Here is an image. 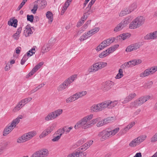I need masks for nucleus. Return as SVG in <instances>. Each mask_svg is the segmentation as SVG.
<instances>
[{"label":"nucleus","mask_w":157,"mask_h":157,"mask_svg":"<svg viewBox=\"0 0 157 157\" xmlns=\"http://www.w3.org/2000/svg\"><path fill=\"white\" fill-rule=\"evenodd\" d=\"M22 118L23 116L20 115L16 118L13 120L10 125L9 124L6 126L3 132V136H6L9 134L19 122L20 119Z\"/></svg>","instance_id":"nucleus-1"},{"label":"nucleus","mask_w":157,"mask_h":157,"mask_svg":"<svg viewBox=\"0 0 157 157\" xmlns=\"http://www.w3.org/2000/svg\"><path fill=\"white\" fill-rule=\"evenodd\" d=\"M150 98V97L149 95L141 97L131 102L129 104V107L136 108L138 106H140L147 101Z\"/></svg>","instance_id":"nucleus-2"},{"label":"nucleus","mask_w":157,"mask_h":157,"mask_svg":"<svg viewBox=\"0 0 157 157\" xmlns=\"http://www.w3.org/2000/svg\"><path fill=\"white\" fill-rule=\"evenodd\" d=\"M77 78V75H74L69 77L66 79L58 87V90L59 91H62L66 88L72 83Z\"/></svg>","instance_id":"nucleus-3"},{"label":"nucleus","mask_w":157,"mask_h":157,"mask_svg":"<svg viewBox=\"0 0 157 157\" xmlns=\"http://www.w3.org/2000/svg\"><path fill=\"white\" fill-rule=\"evenodd\" d=\"M144 21L145 19L143 17H138L130 24L129 28L132 29L138 28L144 24Z\"/></svg>","instance_id":"nucleus-4"},{"label":"nucleus","mask_w":157,"mask_h":157,"mask_svg":"<svg viewBox=\"0 0 157 157\" xmlns=\"http://www.w3.org/2000/svg\"><path fill=\"white\" fill-rule=\"evenodd\" d=\"M36 134L35 132H31L24 134L21 137H19L17 140L18 143H23L29 140Z\"/></svg>","instance_id":"nucleus-5"},{"label":"nucleus","mask_w":157,"mask_h":157,"mask_svg":"<svg viewBox=\"0 0 157 157\" xmlns=\"http://www.w3.org/2000/svg\"><path fill=\"white\" fill-rule=\"evenodd\" d=\"M107 63L103 62H99L93 64L89 69L90 73L95 72L105 67Z\"/></svg>","instance_id":"nucleus-6"},{"label":"nucleus","mask_w":157,"mask_h":157,"mask_svg":"<svg viewBox=\"0 0 157 157\" xmlns=\"http://www.w3.org/2000/svg\"><path fill=\"white\" fill-rule=\"evenodd\" d=\"M112 134L111 128H108L99 132L98 136L99 137H101L100 140L103 141L112 136Z\"/></svg>","instance_id":"nucleus-7"},{"label":"nucleus","mask_w":157,"mask_h":157,"mask_svg":"<svg viewBox=\"0 0 157 157\" xmlns=\"http://www.w3.org/2000/svg\"><path fill=\"white\" fill-rule=\"evenodd\" d=\"M86 93L87 92L86 91H82L77 93L66 99V102L68 103L73 101L85 95Z\"/></svg>","instance_id":"nucleus-8"},{"label":"nucleus","mask_w":157,"mask_h":157,"mask_svg":"<svg viewBox=\"0 0 157 157\" xmlns=\"http://www.w3.org/2000/svg\"><path fill=\"white\" fill-rule=\"evenodd\" d=\"M146 138L147 136L145 135L140 136L132 140L130 143L129 145L132 147H136L144 141Z\"/></svg>","instance_id":"nucleus-9"},{"label":"nucleus","mask_w":157,"mask_h":157,"mask_svg":"<svg viewBox=\"0 0 157 157\" xmlns=\"http://www.w3.org/2000/svg\"><path fill=\"white\" fill-rule=\"evenodd\" d=\"M48 154V151L47 149H43L34 153L33 155V157H46Z\"/></svg>","instance_id":"nucleus-10"},{"label":"nucleus","mask_w":157,"mask_h":157,"mask_svg":"<svg viewBox=\"0 0 157 157\" xmlns=\"http://www.w3.org/2000/svg\"><path fill=\"white\" fill-rule=\"evenodd\" d=\"M113 84L111 81H108L102 83L101 88L104 91H107L112 87Z\"/></svg>","instance_id":"nucleus-11"},{"label":"nucleus","mask_w":157,"mask_h":157,"mask_svg":"<svg viewBox=\"0 0 157 157\" xmlns=\"http://www.w3.org/2000/svg\"><path fill=\"white\" fill-rule=\"evenodd\" d=\"M55 126L56 125L53 124L52 126L48 127L40 135L39 137L41 138L47 136L53 131Z\"/></svg>","instance_id":"nucleus-12"},{"label":"nucleus","mask_w":157,"mask_h":157,"mask_svg":"<svg viewBox=\"0 0 157 157\" xmlns=\"http://www.w3.org/2000/svg\"><path fill=\"white\" fill-rule=\"evenodd\" d=\"M140 45L138 43H135L128 46L126 48L125 51L127 52H130L139 49Z\"/></svg>","instance_id":"nucleus-13"},{"label":"nucleus","mask_w":157,"mask_h":157,"mask_svg":"<svg viewBox=\"0 0 157 157\" xmlns=\"http://www.w3.org/2000/svg\"><path fill=\"white\" fill-rule=\"evenodd\" d=\"M87 123L83 118L77 123L75 125L74 128L75 129H77L83 126L84 128L85 126H86Z\"/></svg>","instance_id":"nucleus-14"},{"label":"nucleus","mask_w":157,"mask_h":157,"mask_svg":"<svg viewBox=\"0 0 157 157\" xmlns=\"http://www.w3.org/2000/svg\"><path fill=\"white\" fill-rule=\"evenodd\" d=\"M136 94L135 93H132L129 94L124 99L122 102L123 104H126L136 96Z\"/></svg>","instance_id":"nucleus-15"},{"label":"nucleus","mask_w":157,"mask_h":157,"mask_svg":"<svg viewBox=\"0 0 157 157\" xmlns=\"http://www.w3.org/2000/svg\"><path fill=\"white\" fill-rule=\"evenodd\" d=\"M100 120V117H98L95 119H94L89 122H88L86 124V126H85L84 129L87 128L92 125L96 124L98 121Z\"/></svg>","instance_id":"nucleus-16"},{"label":"nucleus","mask_w":157,"mask_h":157,"mask_svg":"<svg viewBox=\"0 0 157 157\" xmlns=\"http://www.w3.org/2000/svg\"><path fill=\"white\" fill-rule=\"evenodd\" d=\"M97 104L98 107V108L99 112L108 107L107 105L108 104H107L106 101Z\"/></svg>","instance_id":"nucleus-17"},{"label":"nucleus","mask_w":157,"mask_h":157,"mask_svg":"<svg viewBox=\"0 0 157 157\" xmlns=\"http://www.w3.org/2000/svg\"><path fill=\"white\" fill-rule=\"evenodd\" d=\"M108 46L107 44L106 43L105 41L104 40L96 47V49L97 51L98 52Z\"/></svg>","instance_id":"nucleus-18"},{"label":"nucleus","mask_w":157,"mask_h":157,"mask_svg":"<svg viewBox=\"0 0 157 157\" xmlns=\"http://www.w3.org/2000/svg\"><path fill=\"white\" fill-rule=\"evenodd\" d=\"M152 75L149 68L146 69L144 72L141 73L140 75V77L144 78L149 75Z\"/></svg>","instance_id":"nucleus-19"},{"label":"nucleus","mask_w":157,"mask_h":157,"mask_svg":"<svg viewBox=\"0 0 157 157\" xmlns=\"http://www.w3.org/2000/svg\"><path fill=\"white\" fill-rule=\"evenodd\" d=\"M50 44H44L42 47L41 52L43 53L48 52L50 49Z\"/></svg>","instance_id":"nucleus-20"},{"label":"nucleus","mask_w":157,"mask_h":157,"mask_svg":"<svg viewBox=\"0 0 157 157\" xmlns=\"http://www.w3.org/2000/svg\"><path fill=\"white\" fill-rule=\"evenodd\" d=\"M8 24L9 25L16 28L17 25V20L16 19L10 20L8 21Z\"/></svg>","instance_id":"nucleus-21"},{"label":"nucleus","mask_w":157,"mask_h":157,"mask_svg":"<svg viewBox=\"0 0 157 157\" xmlns=\"http://www.w3.org/2000/svg\"><path fill=\"white\" fill-rule=\"evenodd\" d=\"M107 105V108H111L115 106L117 103V101H111L110 100L106 101Z\"/></svg>","instance_id":"nucleus-22"},{"label":"nucleus","mask_w":157,"mask_h":157,"mask_svg":"<svg viewBox=\"0 0 157 157\" xmlns=\"http://www.w3.org/2000/svg\"><path fill=\"white\" fill-rule=\"evenodd\" d=\"M23 106V104L20 101L17 103L16 106L13 108V111L16 112L20 110Z\"/></svg>","instance_id":"nucleus-23"},{"label":"nucleus","mask_w":157,"mask_h":157,"mask_svg":"<svg viewBox=\"0 0 157 157\" xmlns=\"http://www.w3.org/2000/svg\"><path fill=\"white\" fill-rule=\"evenodd\" d=\"M54 116V113L52 112L49 113L46 117H45L44 119L46 121H48L50 120L55 119Z\"/></svg>","instance_id":"nucleus-24"},{"label":"nucleus","mask_w":157,"mask_h":157,"mask_svg":"<svg viewBox=\"0 0 157 157\" xmlns=\"http://www.w3.org/2000/svg\"><path fill=\"white\" fill-rule=\"evenodd\" d=\"M46 16L49 20V23L51 24L53 20L52 13L51 12L48 11L46 13Z\"/></svg>","instance_id":"nucleus-25"},{"label":"nucleus","mask_w":157,"mask_h":157,"mask_svg":"<svg viewBox=\"0 0 157 157\" xmlns=\"http://www.w3.org/2000/svg\"><path fill=\"white\" fill-rule=\"evenodd\" d=\"M98 107V104L93 105L90 108L91 112L92 113L99 112Z\"/></svg>","instance_id":"nucleus-26"},{"label":"nucleus","mask_w":157,"mask_h":157,"mask_svg":"<svg viewBox=\"0 0 157 157\" xmlns=\"http://www.w3.org/2000/svg\"><path fill=\"white\" fill-rule=\"evenodd\" d=\"M52 112L54 113L55 118L56 119L62 113L63 110L61 109H59Z\"/></svg>","instance_id":"nucleus-27"},{"label":"nucleus","mask_w":157,"mask_h":157,"mask_svg":"<svg viewBox=\"0 0 157 157\" xmlns=\"http://www.w3.org/2000/svg\"><path fill=\"white\" fill-rule=\"evenodd\" d=\"M141 62L142 60L140 59H138V60L134 59L132 60V61H129V63H130L131 66H132V67L133 66L138 65V64L141 63Z\"/></svg>","instance_id":"nucleus-28"},{"label":"nucleus","mask_w":157,"mask_h":157,"mask_svg":"<svg viewBox=\"0 0 157 157\" xmlns=\"http://www.w3.org/2000/svg\"><path fill=\"white\" fill-rule=\"evenodd\" d=\"M124 27L123 25L121 22L119 24L117 25V26L114 28V31L115 32H117L119 31H121Z\"/></svg>","instance_id":"nucleus-29"},{"label":"nucleus","mask_w":157,"mask_h":157,"mask_svg":"<svg viewBox=\"0 0 157 157\" xmlns=\"http://www.w3.org/2000/svg\"><path fill=\"white\" fill-rule=\"evenodd\" d=\"M135 125V122L134 121L131 122L124 129V132L123 133H125L126 132L128 131L133 126Z\"/></svg>","instance_id":"nucleus-30"},{"label":"nucleus","mask_w":157,"mask_h":157,"mask_svg":"<svg viewBox=\"0 0 157 157\" xmlns=\"http://www.w3.org/2000/svg\"><path fill=\"white\" fill-rule=\"evenodd\" d=\"M137 5L136 3H133L127 9L128 11H129V13H131L137 8Z\"/></svg>","instance_id":"nucleus-31"},{"label":"nucleus","mask_w":157,"mask_h":157,"mask_svg":"<svg viewBox=\"0 0 157 157\" xmlns=\"http://www.w3.org/2000/svg\"><path fill=\"white\" fill-rule=\"evenodd\" d=\"M32 100V98L29 97L21 100V101H20L22 103V104L23 105V106H24L25 104H26L28 102Z\"/></svg>","instance_id":"nucleus-32"},{"label":"nucleus","mask_w":157,"mask_h":157,"mask_svg":"<svg viewBox=\"0 0 157 157\" xmlns=\"http://www.w3.org/2000/svg\"><path fill=\"white\" fill-rule=\"evenodd\" d=\"M154 35L153 33L148 34L144 37V39L147 40L154 39L155 37H154Z\"/></svg>","instance_id":"nucleus-33"},{"label":"nucleus","mask_w":157,"mask_h":157,"mask_svg":"<svg viewBox=\"0 0 157 157\" xmlns=\"http://www.w3.org/2000/svg\"><path fill=\"white\" fill-rule=\"evenodd\" d=\"M123 70L122 69H120L119 70L118 73L116 76L115 78L117 79H119L122 77L124 75L123 74Z\"/></svg>","instance_id":"nucleus-34"},{"label":"nucleus","mask_w":157,"mask_h":157,"mask_svg":"<svg viewBox=\"0 0 157 157\" xmlns=\"http://www.w3.org/2000/svg\"><path fill=\"white\" fill-rule=\"evenodd\" d=\"M129 12V11H128L127 8L121 12L119 14V16L121 17L123 16L130 13Z\"/></svg>","instance_id":"nucleus-35"},{"label":"nucleus","mask_w":157,"mask_h":157,"mask_svg":"<svg viewBox=\"0 0 157 157\" xmlns=\"http://www.w3.org/2000/svg\"><path fill=\"white\" fill-rule=\"evenodd\" d=\"M63 128L64 131V133L67 134L69 133L70 130L72 129L73 127L71 126L70 127H68L67 126H66L64 127Z\"/></svg>","instance_id":"nucleus-36"},{"label":"nucleus","mask_w":157,"mask_h":157,"mask_svg":"<svg viewBox=\"0 0 157 157\" xmlns=\"http://www.w3.org/2000/svg\"><path fill=\"white\" fill-rule=\"evenodd\" d=\"M44 85H45V84L44 83L41 84L39 85L37 87H36L35 88L32 90L31 93H30V94H31L32 93H33L36 91L38 90L39 89H40Z\"/></svg>","instance_id":"nucleus-37"},{"label":"nucleus","mask_w":157,"mask_h":157,"mask_svg":"<svg viewBox=\"0 0 157 157\" xmlns=\"http://www.w3.org/2000/svg\"><path fill=\"white\" fill-rule=\"evenodd\" d=\"M93 114H91L89 115H87L85 117H83V119L86 121V123L88 122L89 121H90L93 118Z\"/></svg>","instance_id":"nucleus-38"},{"label":"nucleus","mask_w":157,"mask_h":157,"mask_svg":"<svg viewBox=\"0 0 157 157\" xmlns=\"http://www.w3.org/2000/svg\"><path fill=\"white\" fill-rule=\"evenodd\" d=\"M35 49L33 48L27 52L26 54L28 56H31L35 53Z\"/></svg>","instance_id":"nucleus-39"},{"label":"nucleus","mask_w":157,"mask_h":157,"mask_svg":"<svg viewBox=\"0 0 157 157\" xmlns=\"http://www.w3.org/2000/svg\"><path fill=\"white\" fill-rule=\"evenodd\" d=\"M108 55H109L108 52H107V50H105L100 54L99 57L100 58H103L106 56Z\"/></svg>","instance_id":"nucleus-40"},{"label":"nucleus","mask_w":157,"mask_h":157,"mask_svg":"<svg viewBox=\"0 0 157 157\" xmlns=\"http://www.w3.org/2000/svg\"><path fill=\"white\" fill-rule=\"evenodd\" d=\"M153 84V82L151 81H149L145 84L144 86L145 88L149 89L150 88Z\"/></svg>","instance_id":"nucleus-41"},{"label":"nucleus","mask_w":157,"mask_h":157,"mask_svg":"<svg viewBox=\"0 0 157 157\" xmlns=\"http://www.w3.org/2000/svg\"><path fill=\"white\" fill-rule=\"evenodd\" d=\"M25 32L27 33V36H29L30 34L33 33V32L31 28L29 27H26L24 31V33H25Z\"/></svg>","instance_id":"nucleus-42"},{"label":"nucleus","mask_w":157,"mask_h":157,"mask_svg":"<svg viewBox=\"0 0 157 157\" xmlns=\"http://www.w3.org/2000/svg\"><path fill=\"white\" fill-rule=\"evenodd\" d=\"M106 43L107 44V45L109 46L111 43H112L114 41V38H111L107 39L106 40H105Z\"/></svg>","instance_id":"nucleus-43"},{"label":"nucleus","mask_w":157,"mask_h":157,"mask_svg":"<svg viewBox=\"0 0 157 157\" xmlns=\"http://www.w3.org/2000/svg\"><path fill=\"white\" fill-rule=\"evenodd\" d=\"M123 40H125L130 36L129 33H123L120 36Z\"/></svg>","instance_id":"nucleus-44"},{"label":"nucleus","mask_w":157,"mask_h":157,"mask_svg":"<svg viewBox=\"0 0 157 157\" xmlns=\"http://www.w3.org/2000/svg\"><path fill=\"white\" fill-rule=\"evenodd\" d=\"M60 136L56 134V133L54 134L53 136V138L52 140V141L53 142H56L58 141V140L60 138Z\"/></svg>","instance_id":"nucleus-45"},{"label":"nucleus","mask_w":157,"mask_h":157,"mask_svg":"<svg viewBox=\"0 0 157 157\" xmlns=\"http://www.w3.org/2000/svg\"><path fill=\"white\" fill-rule=\"evenodd\" d=\"M43 64V63L42 62H41L39 63L38 64L36 65L33 69L34 71L36 72L41 67V66Z\"/></svg>","instance_id":"nucleus-46"},{"label":"nucleus","mask_w":157,"mask_h":157,"mask_svg":"<svg viewBox=\"0 0 157 157\" xmlns=\"http://www.w3.org/2000/svg\"><path fill=\"white\" fill-rule=\"evenodd\" d=\"M72 0H67L65 2L63 8L67 9V8L69 6Z\"/></svg>","instance_id":"nucleus-47"},{"label":"nucleus","mask_w":157,"mask_h":157,"mask_svg":"<svg viewBox=\"0 0 157 157\" xmlns=\"http://www.w3.org/2000/svg\"><path fill=\"white\" fill-rule=\"evenodd\" d=\"M89 147V146H88V145H87L86 143L85 144L81 146L79 148H78V151H80V150H86L87 148Z\"/></svg>","instance_id":"nucleus-48"},{"label":"nucleus","mask_w":157,"mask_h":157,"mask_svg":"<svg viewBox=\"0 0 157 157\" xmlns=\"http://www.w3.org/2000/svg\"><path fill=\"white\" fill-rule=\"evenodd\" d=\"M64 133V130L63 129V128L62 129H59L57 132L56 133V135H58L59 136H60L61 137V136Z\"/></svg>","instance_id":"nucleus-49"},{"label":"nucleus","mask_w":157,"mask_h":157,"mask_svg":"<svg viewBox=\"0 0 157 157\" xmlns=\"http://www.w3.org/2000/svg\"><path fill=\"white\" fill-rule=\"evenodd\" d=\"M157 141V132L156 133L151 139V143H154Z\"/></svg>","instance_id":"nucleus-50"},{"label":"nucleus","mask_w":157,"mask_h":157,"mask_svg":"<svg viewBox=\"0 0 157 157\" xmlns=\"http://www.w3.org/2000/svg\"><path fill=\"white\" fill-rule=\"evenodd\" d=\"M152 74L155 73L157 71V66H153L149 68Z\"/></svg>","instance_id":"nucleus-51"},{"label":"nucleus","mask_w":157,"mask_h":157,"mask_svg":"<svg viewBox=\"0 0 157 157\" xmlns=\"http://www.w3.org/2000/svg\"><path fill=\"white\" fill-rule=\"evenodd\" d=\"M78 157H84L86 156V154L85 153H83L81 151H77Z\"/></svg>","instance_id":"nucleus-52"},{"label":"nucleus","mask_w":157,"mask_h":157,"mask_svg":"<svg viewBox=\"0 0 157 157\" xmlns=\"http://www.w3.org/2000/svg\"><path fill=\"white\" fill-rule=\"evenodd\" d=\"M99 30V27H95L93 29H92L90 31H91V32L93 35L96 33Z\"/></svg>","instance_id":"nucleus-53"},{"label":"nucleus","mask_w":157,"mask_h":157,"mask_svg":"<svg viewBox=\"0 0 157 157\" xmlns=\"http://www.w3.org/2000/svg\"><path fill=\"white\" fill-rule=\"evenodd\" d=\"M35 2L41 4V6H45L47 4L46 2L44 0H38L36 1Z\"/></svg>","instance_id":"nucleus-54"},{"label":"nucleus","mask_w":157,"mask_h":157,"mask_svg":"<svg viewBox=\"0 0 157 157\" xmlns=\"http://www.w3.org/2000/svg\"><path fill=\"white\" fill-rule=\"evenodd\" d=\"M88 38L86 36V34L84 33L82 36H81L79 39L80 41H82L86 40Z\"/></svg>","instance_id":"nucleus-55"},{"label":"nucleus","mask_w":157,"mask_h":157,"mask_svg":"<svg viewBox=\"0 0 157 157\" xmlns=\"http://www.w3.org/2000/svg\"><path fill=\"white\" fill-rule=\"evenodd\" d=\"M34 19V16L33 15H27V20L28 21H30V22H33Z\"/></svg>","instance_id":"nucleus-56"},{"label":"nucleus","mask_w":157,"mask_h":157,"mask_svg":"<svg viewBox=\"0 0 157 157\" xmlns=\"http://www.w3.org/2000/svg\"><path fill=\"white\" fill-rule=\"evenodd\" d=\"M119 129L120 128H117L114 130H112V129H111V133H112V135L113 136L115 135L118 132Z\"/></svg>","instance_id":"nucleus-57"},{"label":"nucleus","mask_w":157,"mask_h":157,"mask_svg":"<svg viewBox=\"0 0 157 157\" xmlns=\"http://www.w3.org/2000/svg\"><path fill=\"white\" fill-rule=\"evenodd\" d=\"M111 118H112V117H108L104 119L103 120L104 124H106L107 123H109L111 122L112 121Z\"/></svg>","instance_id":"nucleus-58"},{"label":"nucleus","mask_w":157,"mask_h":157,"mask_svg":"<svg viewBox=\"0 0 157 157\" xmlns=\"http://www.w3.org/2000/svg\"><path fill=\"white\" fill-rule=\"evenodd\" d=\"M115 50V48L110 47L106 49V50H107V52H108V55H109V54L111 53L112 52L114 51Z\"/></svg>","instance_id":"nucleus-59"},{"label":"nucleus","mask_w":157,"mask_h":157,"mask_svg":"<svg viewBox=\"0 0 157 157\" xmlns=\"http://www.w3.org/2000/svg\"><path fill=\"white\" fill-rule=\"evenodd\" d=\"M37 9V5L36 4H34L33 7V8L31 10V11L33 13L35 14L36 13V11Z\"/></svg>","instance_id":"nucleus-60"},{"label":"nucleus","mask_w":157,"mask_h":157,"mask_svg":"<svg viewBox=\"0 0 157 157\" xmlns=\"http://www.w3.org/2000/svg\"><path fill=\"white\" fill-rule=\"evenodd\" d=\"M77 151H75L74 152L68 155L67 157H78Z\"/></svg>","instance_id":"nucleus-61"},{"label":"nucleus","mask_w":157,"mask_h":157,"mask_svg":"<svg viewBox=\"0 0 157 157\" xmlns=\"http://www.w3.org/2000/svg\"><path fill=\"white\" fill-rule=\"evenodd\" d=\"M91 6H90L89 5H88V6L85 10V13H89V14H91L90 10Z\"/></svg>","instance_id":"nucleus-62"},{"label":"nucleus","mask_w":157,"mask_h":157,"mask_svg":"<svg viewBox=\"0 0 157 157\" xmlns=\"http://www.w3.org/2000/svg\"><path fill=\"white\" fill-rule=\"evenodd\" d=\"M89 15V13H84L83 17H82L81 18L84 21H85V20L87 19Z\"/></svg>","instance_id":"nucleus-63"},{"label":"nucleus","mask_w":157,"mask_h":157,"mask_svg":"<svg viewBox=\"0 0 157 157\" xmlns=\"http://www.w3.org/2000/svg\"><path fill=\"white\" fill-rule=\"evenodd\" d=\"M121 23L122 25H123L124 27H125L129 23L128 21L125 19H124V20L122 21Z\"/></svg>","instance_id":"nucleus-64"}]
</instances>
